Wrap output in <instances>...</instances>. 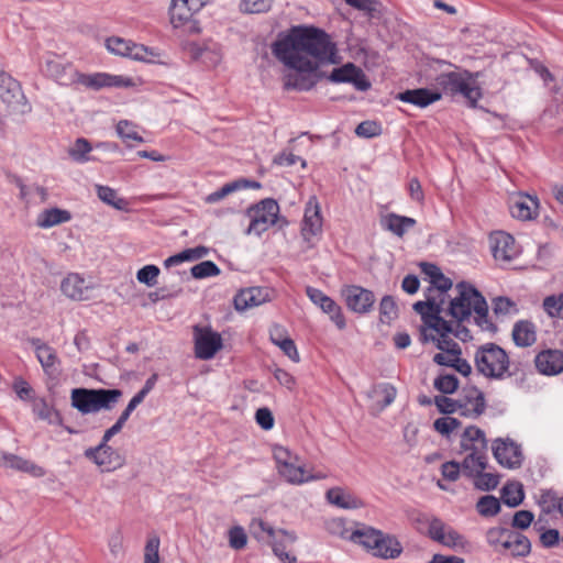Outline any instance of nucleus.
<instances>
[{
    "label": "nucleus",
    "instance_id": "20",
    "mask_svg": "<svg viewBox=\"0 0 563 563\" xmlns=\"http://www.w3.org/2000/svg\"><path fill=\"white\" fill-rule=\"evenodd\" d=\"M539 200L530 195L518 194L509 202V210L514 218L522 221L532 220L538 216Z\"/></svg>",
    "mask_w": 563,
    "mask_h": 563
},
{
    "label": "nucleus",
    "instance_id": "58",
    "mask_svg": "<svg viewBox=\"0 0 563 563\" xmlns=\"http://www.w3.org/2000/svg\"><path fill=\"white\" fill-rule=\"evenodd\" d=\"M35 412L37 417L42 420H47L49 423H60L62 418L57 410L53 407L48 406L45 401H42L40 405H36Z\"/></svg>",
    "mask_w": 563,
    "mask_h": 563
},
{
    "label": "nucleus",
    "instance_id": "45",
    "mask_svg": "<svg viewBox=\"0 0 563 563\" xmlns=\"http://www.w3.org/2000/svg\"><path fill=\"white\" fill-rule=\"evenodd\" d=\"M36 357L41 363L44 372L47 374H51L53 372L56 363L58 362L56 351L49 345L38 346Z\"/></svg>",
    "mask_w": 563,
    "mask_h": 563
},
{
    "label": "nucleus",
    "instance_id": "7",
    "mask_svg": "<svg viewBox=\"0 0 563 563\" xmlns=\"http://www.w3.org/2000/svg\"><path fill=\"white\" fill-rule=\"evenodd\" d=\"M285 66L295 70L285 78V89H294L299 91H307L312 89L317 82L325 76L323 71H319L317 64L311 62H300L299 64H291L289 59H278Z\"/></svg>",
    "mask_w": 563,
    "mask_h": 563
},
{
    "label": "nucleus",
    "instance_id": "23",
    "mask_svg": "<svg viewBox=\"0 0 563 563\" xmlns=\"http://www.w3.org/2000/svg\"><path fill=\"white\" fill-rule=\"evenodd\" d=\"M441 98V92L428 88L407 89L405 91L398 92L396 96V99L406 103H411L419 108H426L439 101Z\"/></svg>",
    "mask_w": 563,
    "mask_h": 563
},
{
    "label": "nucleus",
    "instance_id": "49",
    "mask_svg": "<svg viewBox=\"0 0 563 563\" xmlns=\"http://www.w3.org/2000/svg\"><path fill=\"white\" fill-rule=\"evenodd\" d=\"M476 508L482 516L492 517L500 511V503L495 496L486 495L478 499Z\"/></svg>",
    "mask_w": 563,
    "mask_h": 563
},
{
    "label": "nucleus",
    "instance_id": "48",
    "mask_svg": "<svg viewBox=\"0 0 563 563\" xmlns=\"http://www.w3.org/2000/svg\"><path fill=\"white\" fill-rule=\"evenodd\" d=\"M511 530L512 529L503 528V527H494V528H490L487 530V532H486L487 543L494 549V551L496 553H499L505 539L508 538Z\"/></svg>",
    "mask_w": 563,
    "mask_h": 563
},
{
    "label": "nucleus",
    "instance_id": "40",
    "mask_svg": "<svg viewBox=\"0 0 563 563\" xmlns=\"http://www.w3.org/2000/svg\"><path fill=\"white\" fill-rule=\"evenodd\" d=\"M396 394V388L393 385L384 383L374 386L368 396L377 399L379 409H384L395 400Z\"/></svg>",
    "mask_w": 563,
    "mask_h": 563
},
{
    "label": "nucleus",
    "instance_id": "38",
    "mask_svg": "<svg viewBox=\"0 0 563 563\" xmlns=\"http://www.w3.org/2000/svg\"><path fill=\"white\" fill-rule=\"evenodd\" d=\"M352 540L362 544L367 550L374 552L375 548L379 544L378 542L383 541V532L374 528L355 530L352 533Z\"/></svg>",
    "mask_w": 563,
    "mask_h": 563
},
{
    "label": "nucleus",
    "instance_id": "18",
    "mask_svg": "<svg viewBox=\"0 0 563 563\" xmlns=\"http://www.w3.org/2000/svg\"><path fill=\"white\" fill-rule=\"evenodd\" d=\"M271 300L269 289L266 287H250L240 290L234 296V308L238 311L261 306Z\"/></svg>",
    "mask_w": 563,
    "mask_h": 563
},
{
    "label": "nucleus",
    "instance_id": "63",
    "mask_svg": "<svg viewBox=\"0 0 563 563\" xmlns=\"http://www.w3.org/2000/svg\"><path fill=\"white\" fill-rule=\"evenodd\" d=\"M355 133L357 136L369 139L379 135L382 126L375 121H363L356 126Z\"/></svg>",
    "mask_w": 563,
    "mask_h": 563
},
{
    "label": "nucleus",
    "instance_id": "27",
    "mask_svg": "<svg viewBox=\"0 0 563 563\" xmlns=\"http://www.w3.org/2000/svg\"><path fill=\"white\" fill-rule=\"evenodd\" d=\"M416 220L410 217L399 216L390 212L380 218L383 229L391 232L398 238H402L409 229L416 225Z\"/></svg>",
    "mask_w": 563,
    "mask_h": 563
},
{
    "label": "nucleus",
    "instance_id": "28",
    "mask_svg": "<svg viewBox=\"0 0 563 563\" xmlns=\"http://www.w3.org/2000/svg\"><path fill=\"white\" fill-rule=\"evenodd\" d=\"M487 444L485 432L475 426L467 427L461 438V448L464 451L486 453Z\"/></svg>",
    "mask_w": 563,
    "mask_h": 563
},
{
    "label": "nucleus",
    "instance_id": "53",
    "mask_svg": "<svg viewBox=\"0 0 563 563\" xmlns=\"http://www.w3.org/2000/svg\"><path fill=\"white\" fill-rule=\"evenodd\" d=\"M219 274L220 268L211 261H205L191 267V275L196 279L217 276Z\"/></svg>",
    "mask_w": 563,
    "mask_h": 563
},
{
    "label": "nucleus",
    "instance_id": "15",
    "mask_svg": "<svg viewBox=\"0 0 563 563\" xmlns=\"http://www.w3.org/2000/svg\"><path fill=\"white\" fill-rule=\"evenodd\" d=\"M496 461L508 468H517L522 464L520 446L511 440L496 439L493 444Z\"/></svg>",
    "mask_w": 563,
    "mask_h": 563
},
{
    "label": "nucleus",
    "instance_id": "62",
    "mask_svg": "<svg viewBox=\"0 0 563 563\" xmlns=\"http://www.w3.org/2000/svg\"><path fill=\"white\" fill-rule=\"evenodd\" d=\"M236 190H239V183H234V181L228 183V184L223 185L220 189L209 194L205 198V201L207 203H216V202L224 199L227 196H229L230 194H232Z\"/></svg>",
    "mask_w": 563,
    "mask_h": 563
},
{
    "label": "nucleus",
    "instance_id": "10",
    "mask_svg": "<svg viewBox=\"0 0 563 563\" xmlns=\"http://www.w3.org/2000/svg\"><path fill=\"white\" fill-rule=\"evenodd\" d=\"M457 408L460 416L477 419L487 408L484 393L475 385L464 386L457 397Z\"/></svg>",
    "mask_w": 563,
    "mask_h": 563
},
{
    "label": "nucleus",
    "instance_id": "32",
    "mask_svg": "<svg viewBox=\"0 0 563 563\" xmlns=\"http://www.w3.org/2000/svg\"><path fill=\"white\" fill-rule=\"evenodd\" d=\"M279 534L283 536V539L279 540L278 537H276L271 541L274 554L284 563H296V558L286 551L287 545L292 544L297 540L296 534L284 529L278 530V536Z\"/></svg>",
    "mask_w": 563,
    "mask_h": 563
},
{
    "label": "nucleus",
    "instance_id": "64",
    "mask_svg": "<svg viewBox=\"0 0 563 563\" xmlns=\"http://www.w3.org/2000/svg\"><path fill=\"white\" fill-rule=\"evenodd\" d=\"M534 520V515L530 510H519L515 512L511 521V527L519 530H525L530 527Z\"/></svg>",
    "mask_w": 563,
    "mask_h": 563
},
{
    "label": "nucleus",
    "instance_id": "13",
    "mask_svg": "<svg viewBox=\"0 0 563 563\" xmlns=\"http://www.w3.org/2000/svg\"><path fill=\"white\" fill-rule=\"evenodd\" d=\"M322 232L321 208L314 196L310 197L306 208L301 227L303 240L312 245V239Z\"/></svg>",
    "mask_w": 563,
    "mask_h": 563
},
{
    "label": "nucleus",
    "instance_id": "61",
    "mask_svg": "<svg viewBox=\"0 0 563 563\" xmlns=\"http://www.w3.org/2000/svg\"><path fill=\"white\" fill-rule=\"evenodd\" d=\"M271 0H242L240 8L245 13H262L271 9Z\"/></svg>",
    "mask_w": 563,
    "mask_h": 563
},
{
    "label": "nucleus",
    "instance_id": "56",
    "mask_svg": "<svg viewBox=\"0 0 563 563\" xmlns=\"http://www.w3.org/2000/svg\"><path fill=\"white\" fill-rule=\"evenodd\" d=\"M460 427L461 421L450 416L439 418L433 422L434 430L444 437H449L453 430Z\"/></svg>",
    "mask_w": 563,
    "mask_h": 563
},
{
    "label": "nucleus",
    "instance_id": "50",
    "mask_svg": "<svg viewBox=\"0 0 563 563\" xmlns=\"http://www.w3.org/2000/svg\"><path fill=\"white\" fill-rule=\"evenodd\" d=\"M474 486L484 492L495 489L499 484V475L494 473H485L481 471L473 478Z\"/></svg>",
    "mask_w": 563,
    "mask_h": 563
},
{
    "label": "nucleus",
    "instance_id": "30",
    "mask_svg": "<svg viewBox=\"0 0 563 563\" xmlns=\"http://www.w3.org/2000/svg\"><path fill=\"white\" fill-rule=\"evenodd\" d=\"M512 340L517 346H531L537 340L534 324L528 320L516 322L512 329Z\"/></svg>",
    "mask_w": 563,
    "mask_h": 563
},
{
    "label": "nucleus",
    "instance_id": "41",
    "mask_svg": "<svg viewBox=\"0 0 563 563\" xmlns=\"http://www.w3.org/2000/svg\"><path fill=\"white\" fill-rule=\"evenodd\" d=\"M136 124L129 120H120L117 123L115 131L119 137L128 145H131V141L143 143L144 139L136 131Z\"/></svg>",
    "mask_w": 563,
    "mask_h": 563
},
{
    "label": "nucleus",
    "instance_id": "34",
    "mask_svg": "<svg viewBox=\"0 0 563 563\" xmlns=\"http://www.w3.org/2000/svg\"><path fill=\"white\" fill-rule=\"evenodd\" d=\"M487 465L486 453L470 451L461 464L462 475L473 478L481 471H485Z\"/></svg>",
    "mask_w": 563,
    "mask_h": 563
},
{
    "label": "nucleus",
    "instance_id": "52",
    "mask_svg": "<svg viewBox=\"0 0 563 563\" xmlns=\"http://www.w3.org/2000/svg\"><path fill=\"white\" fill-rule=\"evenodd\" d=\"M397 317V306L391 296H384L379 303V320L389 323Z\"/></svg>",
    "mask_w": 563,
    "mask_h": 563
},
{
    "label": "nucleus",
    "instance_id": "17",
    "mask_svg": "<svg viewBox=\"0 0 563 563\" xmlns=\"http://www.w3.org/2000/svg\"><path fill=\"white\" fill-rule=\"evenodd\" d=\"M306 294L314 305L319 306L323 312L330 316V319L340 330L345 328L346 323L341 307L332 298L320 289L310 286L306 288Z\"/></svg>",
    "mask_w": 563,
    "mask_h": 563
},
{
    "label": "nucleus",
    "instance_id": "59",
    "mask_svg": "<svg viewBox=\"0 0 563 563\" xmlns=\"http://www.w3.org/2000/svg\"><path fill=\"white\" fill-rule=\"evenodd\" d=\"M107 48L120 56L129 57L131 54V41H125L121 37H109L106 42Z\"/></svg>",
    "mask_w": 563,
    "mask_h": 563
},
{
    "label": "nucleus",
    "instance_id": "12",
    "mask_svg": "<svg viewBox=\"0 0 563 563\" xmlns=\"http://www.w3.org/2000/svg\"><path fill=\"white\" fill-rule=\"evenodd\" d=\"M84 455L97 464L102 471L111 472L122 467L124 457L108 443H99L97 446L85 450Z\"/></svg>",
    "mask_w": 563,
    "mask_h": 563
},
{
    "label": "nucleus",
    "instance_id": "16",
    "mask_svg": "<svg viewBox=\"0 0 563 563\" xmlns=\"http://www.w3.org/2000/svg\"><path fill=\"white\" fill-rule=\"evenodd\" d=\"M349 309L356 313H367L375 302L374 292L361 286H346L342 290Z\"/></svg>",
    "mask_w": 563,
    "mask_h": 563
},
{
    "label": "nucleus",
    "instance_id": "51",
    "mask_svg": "<svg viewBox=\"0 0 563 563\" xmlns=\"http://www.w3.org/2000/svg\"><path fill=\"white\" fill-rule=\"evenodd\" d=\"M542 306L550 317L563 319V294L545 297Z\"/></svg>",
    "mask_w": 563,
    "mask_h": 563
},
{
    "label": "nucleus",
    "instance_id": "6",
    "mask_svg": "<svg viewBox=\"0 0 563 563\" xmlns=\"http://www.w3.org/2000/svg\"><path fill=\"white\" fill-rule=\"evenodd\" d=\"M435 81L444 92L452 96L462 95L472 107H475L482 97L479 87L472 80V74L467 70L441 73L435 77Z\"/></svg>",
    "mask_w": 563,
    "mask_h": 563
},
{
    "label": "nucleus",
    "instance_id": "2",
    "mask_svg": "<svg viewBox=\"0 0 563 563\" xmlns=\"http://www.w3.org/2000/svg\"><path fill=\"white\" fill-rule=\"evenodd\" d=\"M456 296L450 300L446 314L454 319L453 332L456 339L466 342L472 340L471 331L462 324L475 313L474 322L482 330L496 333L498 328L488 316V305L485 297L470 283L460 282L455 286Z\"/></svg>",
    "mask_w": 563,
    "mask_h": 563
},
{
    "label": "nucleus",
    "instance_id": "29",
    "mask_svg": "<svg viewBox=\"0 0 563 563\" xmlns=\"http://www.w3.org/2000/svg\"><path fill=\"white\" fill-rule=\"evenodd\" d=\"M446 325L449 331H442L440 327L439 330H434L438 336L433 334H429V341H432L437 344V347L451 356H460L462 354V350L460 345L450 338L451 332H453V323L451 321H446Z\"/></svg>",
    "mask_w": 563,
    "mask_h": 563
},
{
    "label": "nucleus",
    "instance_id": "24",
    "mask_svg": "<svg viewBox=\"0 0 563 563\" xmlns=\"http://www.w3.org/2000/svg\"><path fill=\"white\" fill-rule=\"evenodd\" d=\"M531 552L530 540L517 530H511L505 539L499 554H509L512 558H526Z\"/></svg>",
    "mask_w": 563,
    "mask_h": 563
},
{
    "label": "nucleus",
    "instance_id": "3",
    "mask_svg": "<svg viewBox=\"0 0 563 563\" xmlns=\"http://www.w3.org/2000/svg\"><path fill=\"white\" fill-rule=\"evenodd\" d=\"M46 75L62 86L80 84L81 86L99 90L104 87H130L132 80L122 76L96 73L86 75L79 73L70 63L54 57L45 63Z\"/></svg>",
    "mask_w": 563,
    "mask_h": 563
},
{
    "label": "nucleus",
    "instance_id": "9",
    "mask_svg": "<svg viewBox=\"0 0 563 563\" xmlns=\"http://www.w3.org/2000/svg\"><path fill=\"white\" fill-rule=\"evenodd\" d=\"M279 206L276 200L266 198L257 205L247 209V216L251 218L250 225L246 230L247 234L255 233L261 235L269 225L276 223Z\"/></svg>",
    "mask_w": 563,
    "mask_h": 563
},
{
    "label": "nucleus",
    "instance_id": "47",
    "mask_svg": "<svg viewBox=\"0 0 563 563\" xmlns=\"http://www.w3.org/2000/svg\"><path fill=\"white\" fill-rule=\"evenodd\" d=\"M433 386L444 395L453 394L459 389V378L453 374H440L434 379Z\"/></svg>",
    "mask_w": 563,
    "mask_h": 563
},
{
    "label": "nucleus",
    "instance_id": "31",
    "mask_svg": "<svg viewBox=\"0 0 563 563\" xmlns=\"http://www.w3.org/2000/svg\"><path fill=\"white\" fill-rule=\"evenodd\" d=\"M327 499L330 504L342 509H356L363 506L361 499L340 487L330 488L327 492Z\"/></svg>",
    "mask_w": 563,
    "mask_h": 563
},
{
    "label": "nucleus",
    "instance_id": "55",
    "mask_svg": "<svg viewBox=\"0 0 563 563\" xmlns=\"http://www.w3.org/2000/svg\"><path fill=\"white\" fill-rule=\"evenodd\" d=\"M229 545L233 550H242L247 544V536L241 526H234L228 531Z\"/></svg>",
    "mask_w": 563,
    "mask_h": 563
},
{
    "label": "nucleus",
    "instance_id": "44",
    "mask_svg": "<svg viewBox=\"0 0 563 563\" xmlns=\"http://www.w3.org/2000/svg\"><path fill=\"white\" fill-rule=\"evenodd\" d=\"M250 532L256 540H263L266 534L271 541L278 537V530H275L271 525L262 519L254 518L250 523Z\"/></svg>",
    "mask_w": 563,
    "mask_h": 563
},
{
    "label": "nucleus",
    "instance_id": "46",
    "mask_svg": "<svg viewBox=\"0 0 563 563\" xmlns=\"http://www.w3.org/2000/svg\"><path fill=\"white\" fill-rule=\"evenodd\" d=\"M561 498L558 497L556 493L552 489L541 490L538 499V505L544 515H550L554 510H559Z\"/></svg>",
    "mask_w": 563,
    "mask_h": 563
},
{
    "label": "nucleus",
    "instance_id": "26",
    "mask_svg": "<svg viewBox=\"0 0 563 563\" xmlns=\"http://www.w3.org/2000/svg\"><path fill=\"white\" fill-rule=\"evenodd\" d=\"M0 99L9 106L19 104L24 99L20 82L2 69H0Z\"/></svg>",
    "mask_w": 563,
    "mask_h": 563
},
{
    "label": "nucleus",
    "instance_id": "35",
    "mask_svg": "<svg viewBox=\"0 0 563 563\" xmlns=\"http://www.w3.org/2000/svg\"><path fill=\"white\" fill-rule=\"evenodd\" d=\"M71 219V214L67 210H63L59 208H51L43 210L37 219L36 225L38 228L48 229L54 225L67 222Z\"/></svg>",
    "mask_w": 563,
    "mask_h": 563
},
{
    "label": "nucleus",
    "instance_id": "5",
    "mask_svg": "<svg viewBox=\"0 0 563 563\" xmlns=\"http://www.w3.org/2000/svg\"><path fill=\"white\" fill-rule=\"evenodd\" d=\"M120 389L74 388L70 394L71 406L82 415L112 410L121 399Z\"/></svg>",
    "mask_w": 563,
    "mask_h": 563
},
{
    "label": "nucleus",
    "instance_id": "33",
    "mask_svg": "<svg viewBox=\"0 0 563 563\" xmlns=\"http://www.w3.org/2000/svg\"><path fill=\"white\" fill-rule=\"evenodd\" d=\"M2 460L5 467L29 473L35 477H42L45 474V471L42 466H38L33 462L15 454H3Z\"/></svg>",
    "mask_w": 563,
    "mask_h": 563
},
{
    "label": "nucleus",
    "instance_id": "11",
    "mask_svg": "<svg viewBox=\"0 0 563 563\" xmlns=\"http://www.w3.org/2000/svg\"><path fill=\"white\" fill-rule=\"evenodd\" d=\"M195 354L200 360L212 358L222 349L221 335L209 327H194Z\"/></svg>",
    "mask_w": 563,
    "mask_h": 563
},
{
    "label": "nucleus",
    "instance_id": "14",
    "mask_svg": "<svg viewBox=\"0 0 563 563\" xmlns=\"http://www.w3.org/2000/svg\"><path fill=\"white\" fill-rule=\"evenodd\" d=\"M328 79L332 82L352 84L360 91H366L371 88V82L366 79L364 71L353 63L334 68Z\"/></svg>",
    "mask_w": 563,
    "mask_h": 563
},
{
    "label": "nucleus",
    "instance_id": "19",
    "mask_svg": "<svg viewBox=\"0 0 563 563\" xmlns=\"http://www.w3.org/2000/svg\"><path fill=\"white\" fill-rule=\"evenodd\" d=\"M60 289L65 296L74 300H88L93 286L77 273L68 274L62 282Z\"/></svg>",
    "mask_w": 563,
    "mask_h": 563
},
{
    "label": "nucleus",
    "instance_id": "43",
    "mask_svg": "<svg viewBox=\"0 0 563 563\" xmlns=\"http://www.w3.org/2000/svg\"><path fill=\"white\" fill-rule=\"evenodd\" d=\"M92 147L88 140L79 137L75 141L74 145L69 148V156L78 163H85L95 159V157L88 156Z\"/></svg>",
    "mask_w": 563,
    "mask_h": 563
},
{
    "label": "nucleus",
    "instance_id": "54",
    "mask_svg": "<svg viewBox=\"0 0 563 563\" xmlns=\"http://www.w3.org/2000/svg\"><path fill=\"white\" fill-rule=\"evenodd\" d=\"M161 271L156 265H145L136 273V278L140 283L153 287L157 284V277Z\"/></svg>",
    "mask_w": 563,
    "mask_h": 563
},
{
    "label": "nucleus",
    "instance_id": "36",
    "mask_svg": "<svg viewBox=\"0 0 563 563\" xmlns=\"http://www.w3.org/2000/svg\"><path fill=\"white\" fill-rule=\"evenodd\" d=\"M373 554L382 559H396L402 552V545L395 536L383 533V541L378 542Z\"/></svg>",
    "mask_w": 563,
    "mask_h": 563
},
{
    "label": "nucleus",
    "instance_id": "21",
    "mask_svg": "<svg viewBox=\"0 0 563 563\" xmlns=\"http://www.w3.org/2000/svg\"><path fill=\"white\" fill-rule=\"evenodd\" d=\"M207 1L208 0H172L169 8L170 22L175 27L184 24L189 21Z\"/></svg>",
    "mask_w": 563,
    "mask_h": 563
},
{
    "label": "nucleus",
    "instance_id": "8",
    "mask_svg": "<svg viewBox=\"0 0 563 563\" xmlns=\"http://www.w3.org/2000/svg\"><path fill=\"white\" fill-rule=\"evenodd\" d=\"M443 303L444 296L439 301L428 298L427 301H417L413 305V310L421 316V341L423 343L429 342L428 330H439L438 327H440L442 331H449L446 320L441 316L445 311Z\"/></svg>",
    "mask_w": 563,
    "mask_h": 563
},
{
    "label": "nucleus",
    "instance_id": "37",
    "mask_svg": "<svg viewBox=\"0 0 563 563\" xmlns=\"http://www.w3.org/2000/svg\"><path fill=\"white\" fill-rule=\"evenodd\" d=\"M96 192L98 198L120 211H128L129 202L126 199L118 197L117 191L103 185H96Z\"/></svg>",
    "mask_w": 563,
    "mask_h": 563
},
{
    "label": "nucleus",
    "instance_id": "1",
    "mask_svg": "<svg viewBox=\"0 0 563 563\" xmlns=\"http://www.w3.org/2000/svg\"><path fill=\"white\" fill-rule=\"evenodd\" d=\"M272 53L292 65L311 60L317 66L338 63L336 44L324 30L313 25H295L280 33L272 44Z\"/></svg>",
    "mask_w": 563,
    "mask_h": 563
},
{
    "label": "nucleus",
    "instance_id": "4",
    "mask_svg": "<svg viewBox=\"0 0 563 563\" xmlns=\"http://www.w3.org/2000/svg\"><path fill=\"white\" fill-rule=\"evenodd\" d=\"M474 364L478 374L492 380H503L512 376L509 355L501 346L493 342L482 344L476 349Z\"/></svg>",
    "mask_w": 563,
    "mask_h": 563
},
{
    "label": "nucleus",
    "instance_id": "42",
    "mask_svg": "<svg viewBox=\"0 0 563 563\" xmlns=\"http://www.w3.org/2000/svg\"><path fill=\"white\" fill-rule=\"evenodd\" d=\"M287 466H279L278 473L288 483L302 484L307 482L305 468L298 462H289Z\"/></svg>",
    "mask_w": 563,
    "mask_h": 563
},
{
    "label": "nucleus",
    "instance_id": "60",
    "mask_svg": "<svg viewBox=\"0 0 563 563\" xmlns=\"http://www.w3.org/2000/svg\"><path fill=\"white\" fill-rule=\"evenodd\" d=\"M433 402L438 410L443 415H452L454 412L460 413V408H457V398L453 399L444 395H440L434 397Z\"/></svg>",
    "mask_w": 563,
    "mask_h": 563
},
{
    "label": "nucleus",
    "instance_id": "22",
    "mask_svg": "<svg viewBox=\"0 0 563 563\" xmlns=\"http://www.w3.org/2000/svg\"><path fill=\"white\" fill-rule=\"evenodd\" d=\"M537 369L543 375H558L563 372V351L544 350L534 358Z\"/></svg>",
    "mask_w": 563,
    "mask_h": 563
},
{
    "label": "nucleus",
    "instance_id": "39",
    "mask_svg": "<svg viewBox=\"0 0 563 563\" xmlns=\"http://www.w3.org/2000/svg\"><path fill=\"white\" fill-rule=\"evenodd\" d=\"M523 498V487L519 482H509L501 488V500L509 507L519 506Z\"/></svg>",
    "mask_w": 563,
    "mask_h": 563
},
{
    "label": "nucleus",
    "instance_id": "25",
    "mask_svg": "<svg viewBox=\"0 0 563 563\" xmlns=\"http://www.w3.org/2000/svg\"><path fill=\"white\" fill-rule=\"evenodd\" d=\"M492 253L495 260L509 262L517 255L515 239L505 232H497L490 238Z\"/></svg>",
    "mask_w": 563,
    "mask_h": 563
},
{
    "label": "nucleus",
    "instance_id": "57",
    "mask_svg": "<svg viewBox=\"0 0 563 563\" xmlns=\"http://www.w3.org/2000/svg\"><path fill=\"white\" fill-rule=\"evenodd\" d=\"M159 538L152 537L147 540L144 548V563H161L159 560Z\"/></svg>",
    "mask_w": 563,
    "mask_h": 563
}]
</instances>
